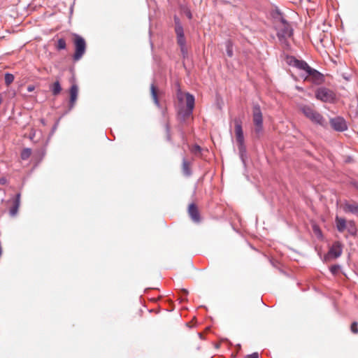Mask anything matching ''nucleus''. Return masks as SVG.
I'll return each instance as SVG.
<instances>
[{"label":"nucleus","instance_id":"13","mask_svg":"<svg viewBox=\"0 0 358 358\" xmlns=\"http://www.w3.org/2000/svg\"><path fill=\"white\" fill-rule=\"evenodd\" d=\"M21 192H17L13 200V205L9 209V214L10 216H15L19 210L20 206Z\"/></svg>","mask_w":358,"mask_h":358},{"label":"nucleus","instance_id":"9","mask_svg":"<svg viewBox=\"0 0 358 358\" xmlns=\"http://www.w3.org/2000/svg\"><path fill=\"white\" fill-rule=\"evenodd\" d=\"M253 121L256 132H261L262 131V115L259 107L255 106L253 108Z\"/></svg>","mask_w":358,"mask_h":358},{"label":"nucleus","instance_id":"17","mask_svg":"<svg viewBox=\"0 0 358 358\" xmlns=\"http://www.w3.org/2000/svg\"><path fill=\"white\" fill-rule=\"evenodd\" d=\"M343 209L345 212L358 213V205L356 203H346L343 206Z\"/></svg>","mask_w":358,"mask_h":358},{"label":"nucleus","instance_id":"34","mask_svg":"<svg viewBox=\"0 0 358 358\" xmlns=\"http://www.w3.org/2000/svg\"><path fill=\"white\" fill-rule=\"evenodd\" d=\"M69 82L71 83V85L72 83H76V78L74 76H71V78L69 80Z\"/></svg>","mask_w":358,"mask_h":358},{"label":"nucleus","instance_id":"7","mask_svg":"<svg viewBox=\"0 0 358 358\" xmlns=\"http://www.w3.org/2000/svg\"><path fill=\"white\" fill-rule=\"evenodd\" d=\"M175 31L177 36L178 43L181 47L182 50L183 51L185 46V38L184 36V31L182 26L180 22V20L175 17Z\"/></svg>","mask_w":358,"mask_h":358},{"label":"nucleus","instance_id":"10","mask_svg":"<svg viewBox=\"0 0 358 358\" xmlns=\"http://www.w3.org/2000/svg\"><path fill=\"white\" fill-rule=\"evenodd\" d=\"M316 97L317 99L327 102L331 101L334 99V96L331 91L325 88H321L317 91Z\"/></svg>","mask_w":358,"mask_h":358},{"label":"nucleus","instance_id":"40","mask_svg":"<svg viewBox=\"0 0 358 358\" xmlns=\"http://www.w3.org/2000/svg\"><path fill=\"white\" fill-rule=\"evenodd\" d=\"M357 188H358V185H357Z\"/></svg>","mask_w":358,"mask_h":358},{"label":"nucleus","instance_id":"33","mask_svg":"<svg viewBox=\"0 0 358 358\" xmlns=\"http://www.w3.org/2000/svg\"><path fill=\"white\" fill-rule=\"evenodd\" d=\"M227 54L230 57L232 55V50H231L229 45L227 46Z\"/></svg>","mask_w":358,"mask_h":358},{"label":"nucleus","instance_id":"32","mask_svg":"<svg viewBox=\"0 0 358 358\" xmlns=\"http://www.w3.org/2000/svg\"><path fill=\"white\" fill-rule=\"evenodd\" d=\"M185 15H187V17L188 18H189V19H191V18H192V13H191V12H190L189 10H185Z\"/></svg>","mask_w":358,"mask_h":358},{"label":"nucleus","instance_id":"4","mask_svg":"<svg viewBox=\"0 0 358 358\" xmlns=\"http://www.w3.org/2000/svg\"><path fill=\"white\" fill-rule=\"evenodd\" d=\"M69 99L68 101V109L64 112V115L69 113L76 106L78 98L79 87L77 83H72L69 88Z\"/></svg>","mask_w":358,"mask_h":358},{"label":"nucleus","instance_id":"12","mask_svg":"<svg viewBox=\"0 0 358 358\" xmlns=\"http://www.w3.org/2000/svg\"><path fill=\"white\" fill-rule=\"evenodd\" d=\"M331 127L337 131H344L347 129V124L345 120L341 117H337L336 118L331 119Z\"/></svg>","mask_w":358,"mask_h":358},{"label":"nucleus","instance_id":"29","mask_svg":"<svg viewBox=\"0 0 358 358\" xmlns=\"http://www.w3.org/2000/svg\"><path fill=\"white\" fill-rule=\"evenodd\" d=\"M7 183V179L5 177L0 178V184L1 185H6Z\"/></svg>","mask_w":358,"mask_h":358},{"label":"nucleus","instance_id":"14","mask_svg":"<svg viewBox=\"0 0 358 358\" xmlns=\"http://www.w3.org/2000/svg\"><path fill=\"white\" fill-rule=\"evenodd\" d=\"M48 144V140H46L43 147L37 149L34 154V158L40 163L46 154V146Z\"/></svg>","mask_w":358,"mask_h":358},{"label":"nucleus","instance_id":"2","mask_svg":"<svg viewBox=\"0 0 358 358\" xmlns=\"http://www.w3.org/2000/svg\"><path fill=\"white\" fill-rule=\"evenodd\" d=\"M73 44L74 47V52L72 59L74 62H78L82 59L86 52L87 43L85 39L78 34H73Z\"/></svg>","mask_w":358,"mask_h":358},{"label":"nucleus","instance_id":"16","mask_svg":"<svg viewBox=\"0 0 358 358\" xmlns=\"http://www.w3.org/2000/svg\"><path fill=\"white\" fill-rule=\"evenodd\" d=\"M150 90H151V96H152V98L155 103L157 106H159V101H158V96H159V94L160 93L159 90L154 85H152L151 87H150Z\"/></svg>","mask_w":358,"mask_h":358},{"label":"nucleus","instance_id":"8","mask_svg":"<svg viewBox=\"0 0 358 358\" xmlns=\"http://www.w3.org/2000/svg\"><path fill=\"white\" fill-rule=\"evenodd\" d=\"M342 253V245L340 243H335L330 248L329 252L325 255L324 260L329 261L336 259L341 256Z\"/></svg>","mask_w":358,"mask_h":358},{"label":"nucleus","instance_id":"30","mask_svg":"<svg viewBox=\"0 0 358 358\" xmlns=\"http://www.w3.org/2000/svg\"><path fill=\"white\" fill-rule=\"evenodd\" d=\"M258 357H259L258 353L255 352V353H252V355H248L247 358H258Z\"/></svg>","mask_w":358,"mask_h":358},{"label":"nucleus","instance_id":"5","mask_svg":"<svg viewBox=\"0 0 358 358\" xmlns=\"http://www.w3.org/2000/svg\"><path fill=\"white\" fill-rule=\"evenodd\" d=\"M178 96L180 101H182L185 99L187 105V109L182 115L183 118L190 116L194 106V97L189 93L182 94L181 92L178 94ZM180 115H182L181 111L180 112Z\"/></svg>","mask_w":358,"mask_h":358},{"label":"nucleus","instance_id":"18","mask_svg":"<svg viewBox=\"0 0 358 358\" xmlns=\"http://www.w3.org/2000/svg\"><path fill=\"white\" fill-rule=\"evenodd\" d=\"M55 48L58 51L64 50L66 49V42L64 38H59L55 43Z\"/></svg>","mask_w":358,"mask_h":358},{"label":"nucleus","instance_id":"25","mask_svg":"<svg viewBox=\"0 0 358 358\" xmlns=\"http://www.w3.org/2000/svg\"><path fill=\"white\" fill-rule=\"evenodd\" d=\"M351 330L353 333L357 334L358 333V328H357V323L353 322L351 325Z\"/></svg>","mask_w":358,"mask_h":358},{"label":"nucleus","instance_id":"3","mask_svg":"<svg viewBox=\"0 0 358 358\" xmlns=\"http://www.w3.org/2000/svg\"><path fill=\"white\" fill-rule=\"evenodd\" d=\"M299 110L312 122L324 126L326 122L324 118L314 109L313 106L301 104L299 106Z\"/></svg>","mask_w":358,"mask_h":358},{"label":"nucleus","instance_id":"31","mask_svg":"<svg viewBox=\"0 0 358 358\" xmlns=\"http://www.w3.org/2000/svg\"><path fill=\"white\" fill-rule=\"evenodd\" d=\"M183 169L185 174H189V171L187 170L186 162H184L183 164Z\"/></svg>","mask_w":358,"mask_h":358},{"label":"nucleus","instance_id":"6","mask_svg":"<svg viewBox=\"0 0 358 358\" xmlns=\"http://www.w3.org/2000/svg\"><path fill=\"white\" fill-rule=\"evenodd\" d=\"M234 137L236 143L238 145V149L241 152L243 150V143H244V136L242 129L241 122L239 120L236 119L234 120Z\"/></svg>","mask_w":358,"mask_h":358},{"label":"nucleus","instance_id":"37","mask_svg":"<svg viewBox=\"0 0 358 358\" xmlns=\"http://www.w3.org/2000/svg\"><path fill=\"white\" fill-rule=\"evenodd\" d=\"M199 150H200V148H199V146H195V148H194V150H195V152H196V151H199Z\"/></svg>","mask_w":358,"mask_h":358},{"label":"nucleus","instance_id":"11","mask_svg":"<svg viewBox=\"0 0 358 358\" xmlns=\"http://www.w3.org/2000/svg\"><path fill=\"white\" fill-rule=\"evenodd\" d=\"M292 34V29L289 24L285 23L283 20L280 22V26L278 27V36L279 38H288Z\"/></svg>","mask_w":358,"mask_h":358},{"label":"nucleus","instance_id":"39","mask_svg":"<svg viewBox=\"0 0 358 358\" xmlns=\"http://www.w3.org/2000/svg\"><path fill=\"white\" fill-rule=\"evenodd\" d=\"M106 137H107L108 140L111 141V139L110 138H108L107 136H106Z\"/></svg>","mask_w":358,"mask_h":358},{"label":"nucleus","instance_id":"21","mask_svg":"<svg viewBox=\"0 0 358 358\" xmlns=\"http://www.w3.org/2000/svg\"><path fill=\"white\" fill-rule=\"evenodd\" d=\"M32 153L31 148H24L22 149L20 153V157L22 160L28 159Z\"/></svg>","mask_w":358,"mask_h":358},{"label":"nucleus","instance_id":"35","mask_svg":"<svg viewBox=\"0 0 358 358\" xmlns=\"http://www.w3.org/2000/svg\"><path fill=\"white\" fill-rule=\"evenodd\" d=\"M40 122H41V123L43 125H44V126H45V125H46V120H45L44 118H41V119L40 120Z\"/></svg>","mask_w":358,"mask_h":358},{"label":"nucleus","instance_id":"23","mask_svg":"<svg viewBox=\"0 0 358 358\" xmlns=\"http://www.w3.org/2000/svg\"><path fill=\"white\" fill-rule=\"evenodd\" d=\"M60 119H61V117L58 118L57 120V121L55 122V124H53V126H52V127L51 129V131H50L48 138L47 140L49 141L50 138H51V136L55 134V131L57 130V129L58 127Z\"/></svg>","mask_w":358,"mask_h":358},{"label":"nucleus","instance_id":"36","mask_svg":"<svg viewBox=\"0 0 358 358\" xmlns=\"http://www.w3.org/2000/svg\"><path fill=\"white\" fill-rule=\"evenodd\" d=\"M336 269H337V268L336 266H334V267L331 268V271L333 273H334V272H336Z\"/></svg>","mask_w":358,"mask_h":358},{"label":"nucleus","instance_id":"1","mask_svg":"<svg viewBox=\"0 0 358 358\" xmlns=\"http://www.w3.org/2000/svg\"><path fill=\"white\" fill-rule=\"evenodd\" d=\"M286 62L290 65L295 66L302 71L301 76L304 80H310L316 83H320L322 80V75L317 71L311 69L306 62L299 61L293 57H287Z\"/></svg>","mask_w":358,"mask_h":358},{"label":"nucleus","instance_id":"24","mask_svg":"<svg viewBox=\"0 0 358 358\" xmlns=\"http://www.w3.org/2000/svg\"><path fill=\"white\" fill-rule=\"evenodd\" d=\"M346 229H348V232L352 235L355 234L356 233V229L355 227V224L353 222H350L347 224Z\"/></svg>","mask_w":358,"mask_h":358},{"label":"nucleus","instance_id":"19","mask_svg":"<svg viewBox=\"0 0 358 358\" xmlns=\"http://www.w3.org/2000/svg\"><path fill=\"white\" fill-rule=\"evenodd\" d=\"M189 214L194 221L199 220L197 209L194 204H191L189 206Z\"/></svg>","mask_w":358,"mask_h":358},{"label":"nucleus","instance_id":"15","mask_svg":"<svg viewBox=\"0 0 358 358\" xmlns=\"http://www.w3.org/2000/svg\"><path fill=\"white\" fill-rule=\"evenodd\" d=\"M50 90L51 91L53 96H58L62 90L60 82L58 80L53 82L50 85Z\"/></svg>","mask_w":358,"mask_h":358},{"label":"nucleus","instance_id":"20","mask_svg":"<svg viewBox=\"0 0 358 358\" xmlns=\"http://www.w3.org/2000/svg\"><path fill=\"white\" fill-rule=\"evenodd\" d=\"M348 223H346L344 219L336 217V227L339 231H343L347 227Z\"/></svg>","mask_w":358,"mask_h":358},{"label":"nucleus","instance_id":"27","mask_svg":"<svg viewBox=\"0 0 358 358\" xmlns=\"http://www.w3.org/2000/svg\"><path fill=\"white\" fill-rule=\"evenodd\" d=\"M36 136V131L32 129L30 134H29V138L31 140V141H33L34 137Z\"/></svg>","mask_w":358,"mask_h":358},{"label":"nucleus","instance_id":"28","mask_svg":"<svg viewBox=\"0 0 358 358\" xmlns=\"http://www.w3.org/2000/svg\"><path fill=\"white\" fill-rule=\"evenodd\" d=\"M35 90V86L33 85H29L27 86V90L29 92H31Z\"/></svg>","mask_w":358,"mask_h":358},{"label":"nucleus","instance_id":"22","mask_svg":"<svg viewBox=\"0 0 358 358\" xmlns=\"http://www.w3.org/2000/svg\"><path fill=\"white\" fill-rule=\"evenodd\" d=\"M15 76L13 74L9 72H6L4 74V82L6 85L9 86L13 82Z\"/></svg>","mask_w":358,"mask_h":358},{"label":"nucleus","instance_id":"38","mask_svg":"<svg viewBox=\"0 0 358 358\" xmlns=\"http://www.w3.org/2000/svg\"><path fill=\"white\" fill-rule=\"evenodd\" d=\"M2 101H3V99H2L1 95L0 94V105H1V103H2Z\"/></svg>","mask_w":358,"mask_h":358},{"label":"nucleus","instance_id":"26","mask_svg":"<svg viewBox=\"0 0 358 358\" xmlns=\"http://www.w3.org/2000/svg\"><path fill=\"white\" fill-rule=\"evenodd\" d=\"M313 230H314V232H315V235L317 237H321L322 233H321V231L320 230V229L317 227L314 226L313 227Z\"/></svg>","mask_w":358,"mask_h":358}]
</instances>
